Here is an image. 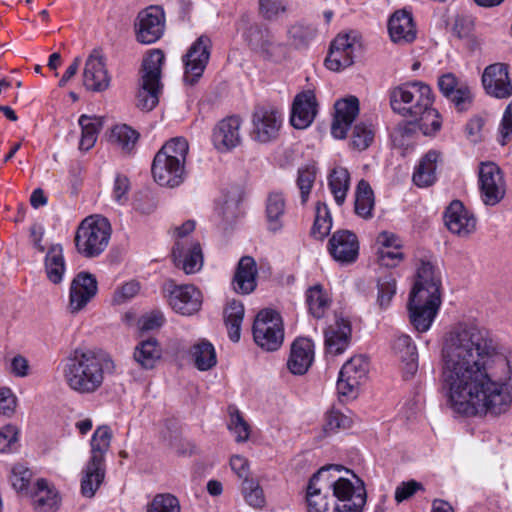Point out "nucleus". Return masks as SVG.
<instances>
[{
	"instance_id": "09e8293b",
	"label": "nucleus",
	"mask_w": 512,
	"mask_h": 512,
	"mask_svg": "<svg viewBox=\"0 0 512 512\" xmlns=\"http://www.w3.org/2000/svg\"><path fill=\"white\" fill-rule=\"evenodd\" d=\"M285 199L282 193L272 192L269 194L266 203V214L269 222V229L278 231L282 227L281 218L285 212Z\"/></svg>"
},
{
	"instance_id": "6ab92c4d",
	"label": "nucleus",
	"mask_w": 512,
	"mask_h": 512,
	"mask_svg": "<svg viewBox=\"0 0 512 512\" xmlns=\"http://www.w3.org/2000/svg\"><path fill=\"white\" fill-rule=\"evenodd\" d=\"M97 280L88 272H80L70 285L69 305L71 313L81 311L97 294Z\"/></svg>"
},
{
	"instance_id": "4d7b16f0",
	"label": "nucleus",
	"mask_w": 512,
	"mask_h": 512,
	"mask_svg": "<svg viewBox=\"0 0 512 512\" xmlns=\"http://www.w3.org/2000/svg\"><path fill=\"white\" fill-rule=\"evenodd\" d=\"M315 179L316 170L314 166H306L305 168L299 169L297 186L300 190L302 204L307 202Z\"/></svg>"
},
{
	"instance_id": "a878e982",
	"label": "nucleus",
	"mask_w": 512,
	"mask_h": 512,
	"mask_svg": "<svg viewBox=\"0 0 512 512\" xmlns=\"http://www.w3.org/2000/svg\"><path fill=\"white\" fill-rule=\"evenodd\" d=\"M359 113V100L355 96L338 100L335 103V116L331 133L335 138L343 139Z\"/></svg>"
},
{
	"instance_id": "a18cd8bd",
	"label": "nucleus",
	"mask_w": 512,
	"mask_h": 512,
	"mask_svg": "<svg viewBox=\"0 0 512 512\" xmlns=\"http://www.w3.org/2000/svg\"><path fill=\"white\" fill-rule=\"evenodd\" d=\"M374 208V193L370 184L364 179L360 180L355 193V212L362 218L372 217Z\"/></svg>"
},
{
	"instance_id": "5701e85b",
	"label": "nucleus",
	"mask_w": 512,
	"mask_h": 512,
	"mask_svg": "<svg viewBox=\"0 0 512 512\" xmlns=\"http://www.w3.org/2000/svg\"><path fill=\"white\" fill-rule=\"evenodd\" d=\"M438 87L441 93L449 99L458 111L467 110L472 103L470 87L459 82L453 73H446L439 77Z\"/></svg>"
},
{
	"instance_id": "a211bd4d",
	"label": "nucleus",
	"mask_w": 512,
	"mask_h": 512,
	"mask_svg": "<svg viewBox=\"0 0 512 512\" xmlns=\"http://www.w3.org/2000/svg\"><path fill=\"white\" fill-rule=\"evenodd\" d=\"M359 44L350 35H338L331 43L329 54L325 60L326 67L332 71L351 66L354 62L355 52Z\"/></svg>"
},
{
	"instance_id": "0eeeda50",
	"label": "nucleus",
	"mask_w": 512,
	"mask_h": 512,
	"mask_svg": "<svg viewBox=\"0 0 512 512\" xmlns=\"http://www.w3.org/2000/svg\"><path fill=\"white\" fill-rule=\"evenodd\" d=\"M248 42L251 48L265 60L275 64H281L289 57V48L277 41L270 28L265 26H253L248 32Z\"/></svg>"
},
{
	"instance_id": "13d9d810",
	"label": "nucleus",
	"mask_w": 512,
	"mask_h": 512,
	"mask_svg": "<svg viewBox=\"0 0 512 512\" xmlns=\"http://www.w3.org/2000/svg\"><path fill=\"white\" fill-rule=\"evenodd\" d=\"M396 293V280L391 275H387L378 281L377 303L381 308H386Z\"/></svg>"
},
{
	"instance_id": "473e14b6",
	"label": "nucleus",
	"mask_w": 512,
	"mask_h": 512,
	"mask_svg": "<svg viewBox=\"0 0 512 512\" xmlns=\"http://www.w3.org/2000/svg\"><path fill=\"white\" fill-rule=\"evenodd\" d=\"M351 328L348 321L337 320L335 326H329L325 331V345L329 354L339 355L347 348Z\"/></svg>"
},
{
	"instance_id": "79ce46f5",
	"label": "nucleus",
	"mask_w": 512,
	"mask_h": 512,
	"mask_svg": "<svg viewBox=\"0 0 512 512\" xmlns=\"http://www.w3.org/2000/svg\"><path fill=\"white\" fill-rule=\"evenodd\" d=\"M191 358L200 371H208L217 364L214 346L207 340H201L191 347Z\"/></svg>"
},
{
	"instance_id": "680f3d73",
	"label": "nucleus",
	"mask_w": 512,
	"mask_h": 512,
	"mask_svg": "<svg viewBox=\"0 0 512 512\" xmlns=\"http://www.w3.org/2000/svg\"><path fill=\"white\" fill-rule=\"evenodd\" d=\"M31 478L32 472L24 465L17 464L12 468L10 481L16 491H27Z\"/></svg>"
},
{
	"instance_id": "423d86ee",
	"label": "nucleus",
	"mask_w": 512,
	"mask_h": 512,
	"mask_svg": "<svg viewBox=\"0 0 512 512\" xmlns=\"http://www.w3.org/2000/svg\"><path fill=\"white\" fill-rule=\"evenodd\" d=\"M255 343L266 351L278 350L284 340L283 322L280 314L271 309L261 310L253 324Z\"/></svg>"
},
{
	"instance_id": "f03ea898",
	"label": "nucleus",
	"mask_w": 512,
	"mask_h": 512,
	"mask_svg": "<svg viewBox=\"0 0 512 512\" xmlns=\"http://www.w3.org/2000/svg\"><path fill=\"white\" fill-rule=\"evenodd\" d=\"M113 368L112 360L101 352L75 349L63 369L68 387L77 394L90 395L103 385L105 372Z\"/></svg>"
},
{
	"instance_id": "c756f323",
	"label": "nucleus",
	"mask_w": 512,
	"mask_h": 512,
	"mask_svg": "<svg viewBox=\"0 0 512 512\" xmlns=\"http://www.w3.org/2000/svg\"><path fill=\"white\" fill-rule=\"evenodd\" d=\"M314 358L313 344L307 338L296 339L287 361L289 371L294 375H303L311 366Z\"/></svg>"
},
{
	"instance_id": "4c0bfd02",
	"label": "nucleus",
	"mask_w": 512,
	"mask_h": 512,
	"mask_svg": "<svg viewBox=\"0 0 512 512\" xmlns=\"http://www.w3.org/2000/svg\"><path fill=\"white\" fill-rule=\"evenodd\" d=\"M106 465L101 463L87 462L82 472L81 494L84 497L92 498L102 485L105 479Z\"/></svg>"
},
{
	"instance_id": "aec40b11",
	"label": "nucleus",
	"mask_w": 512,
	"mask_h": 512,
	"mask_svg": "<svg viewBox=\"0 0 512 512\" xmlns=\"http://www.w3.org/2000/svg\"><path fill=\"white\" fill-rule=\"evenodd\" d=\"M83 84L93 92L104 91L110 85V76L106 69L104 57L99 50H94L86 60Z\"/></svg>"
},
{
	"instance_id": "72a5a7b5",
	"label": "nucleus",
	"mask_w": 512,
	"mask_h": 512,
	"mask_svg": "<svg viewBox=\"0 0 512 512\" xmlns=\"http://www.w3.org/2000/svg\"><path fill=\"white\" fill-rule=\"evenodd\" d=\"M440 153L436 150L428 151L420 160L413 173L412 180L418 187L424 188L433 185L436 181V168Z\"/></svg>"
},
{
	"instance_id": "412c9836",
	"label": "nucleus",
	"mask_w": 512,
	"mask_h": 512,
	"mask_svg": "<svg viewBox=\"0 0 512 512\" xmlns=\"http://www.w3.org/2000/svg\"><path fill=\"white\" fill-rule=\"evenodd\" d=\"M482 84L485 91L496 98L504 99L512 95V83L505 64L495 63L486 67Z\"/></svg>"
},
{
	"instance_id": "6e6d98bb",
	"label": "nucleus",
	"mask_w": 512,
	"mask_h": 512,
	"mask_svg": "<svg viewBox=\"0 0 512 512\" xmlns=\"http://www.w3.org/2000/svg\"><path fill=\"white\" fill-rule=\"evenodd\" d=\"M229 431L235 435L236 442H245L250 437V426L237 409L230 410Z\"/></svg>"
},
{
	"instance_id": "774afa93",
	"label": "nucleus",
	"mask_w": 512,
	"mask_h": 512,
	"mask_svg": "<svg viewBox=\"0 0 512 512\" xmlns=\"http://www.w3.org/2000/svg\"><path fill=\"white\" fill-rule=\"evenodd\" d=\"M404 258L403 253L400 249H386V248H378L377 250V260L381 266L385 267H395L397 266Z\"/></svg>"
},
{
	"instance_id": "cd10ccee",
	"label": "nucleus",
	"mask_w": 512,
	"mask_h": 512,
	"mask_svg": "<svg viewBox=\"0 0 512 512\" xmlns=\"http://www.w3.org/2000/svg\"><path fill=\"white\" fill-rule=\"evenodd\" d=\"M317 100L312 90L298 94L293 102L290 122L296 129H305L317 114Z\"/></svg>"
},
{
	"instance_id": "20e7f679",
	"label": "nucleus",
	"mask_w": 512,
	"mask_h": 512,
	"mask_svg": "<svg viewBox=\"0 0 512 512\" xmlns=\"http://www.w3.org/2000/svg\"><path fill=\"white\" fill-rule=\"evenodd\" d=\"M389 99L392 110L407 119H413L421 111H425L434 100L431 88L419 81L392 88Z\"/></svg>"
},
{
	"instance_id": "f8f14e48",
	"label": "nucleus",
	"mask_w": 512,
	"mask_h": 512,
	"mask_svg": "<svg viewBox=\"0 0 512 512\" xmlns=\"http://www.w3.org/2000/svg\"><path fill=\"white\" fill-rule=\"evenodd\" d=\"M211 40L200 36L183 56L184 75L183 81L186 85H194L202 77L208 64L211 53Z\"/></svg>"
},
{
	"instance_id": "3c124183",
	"label": "nucleus",
	"mask_w": 512,
	"mask_h": 512,
	"mask_svg": "<svg viewBox=\"0 0 512 512\" xmlns=\"http://www.w3.org/2000/svg\"><path fill=\"white\" fill-rule=\"evenodd\" d=\"M111 138L125 153H131L139 139V133L130 126L117 125L112 129Z\"/></svg>"
},
{
	"instance_id": "2eb2a0df",
	"label": "nucleus",
	"mask_w": 512,
	"mask_h": 512,
	"mask_svg": "<svg viewBox=\"0 0 512 512\" xmlns=\"http://www.w3.org/2000/svg\"><path fill=\"white\" fill-rule=\"evenodd\" d=\"M281 124V114L276 109L259 107L252 116L251 137L259 143L271 142L277 138Z\"/></svg>"
},
{
	"instance_id": "4be33fe9",
	"label": "nucleus",
	"mask_w": 512,
	"mask_h": 512,
	"mask_svg": "<svg viewBox=\"0 0 512 512\" xmlns=\"http://www.w3.org/2000/svg\"><path fill=\"white\" fill-rule=\"evenodd\" d=\"M444 220L449 231L461 237H467L476 230L475 216L458 200L447 207Z\"/></svg>"
},
{
	"instance_id": "ea45409f",
	"label": "nucleus",
	"mask_w": 512,
	"mask_h": 512,
	"mask_svg": "<svg viewBox=\"0 0 512 512\" xmlns=\"http://www.w3.org/2000/svg\"><path fill=\"white\" fill-rule=\"evenodd\" d=\"M244 318V306L242 302L232 300L224 309V322L228 330L229 338L238 342L241 335V324Z\"/></svg>"
},
{
	"instance_id": "0e129e2a",
	"label": "nucleus",
	"mask_w": 512,
	"mask_h": 512,
	"mask_svg": "<svg viewBox=\"0 0 512 512\" xmlns=\"http://www.w3.org/2000/svg\"><path fill=\"white\" fill-rule=\"evenodd\" d=\"M474 19L470 15L458 14L452 27L453 34L459 39H466L472 35Z\"/></svg>"
},
{
	"instance_id": "2f4dec72",
	"label": "nucleus",
	"mask_w": 512,
	"mask_h": 512,
	"mask_svg": "<svg viewBox=\"0 0 512 512\" xmlns=\"http://www.w3.org/2000/svg\"><path fill=\"white\" fill-rule=\"evenodd\" d=\"M410 295L440 297V280L435 276L434 268L429 262H422L419 266L417 279Z\"/></svg>"
},
{
	"instance_id": "e2e57ef3",
	"label": "nucleus",
	"mask_w": 512,
	"mask_h": 512,
	"mask_svg": "<svg viewBox=\"0 0 512 512\" xmlns=\"http://www.w3.org/2000/svg\"><path fill=\"white\" fill-rule=\"evenodd\" d=\"M140 291V284L137 281H129L117 288L114 292L112 303L122 305L133 299Z\"/></svg>"
},
{
	"instance_id": "4468645a",
	"label": "nucleus",
	"mask_w": 512,
	"mask_h": 512,
	"mask_svg": "<svg viewBox=\"0 0 512 512\" xmlns=\"http://www.w3.org/2000/svg\"><path fill=\"white\" fill-rule=\"evenodd\" d=\"M165 30V14L162 8L150 6L140 11L135 21L138 42L152 44L158 41Z\"/></svg>"
},
{
	"instance_id": "58836bf2",
	"label": "nucleus",
	"mask_w": 512,
	"mask_h": 512,
	"mask_svg": "<svg viewBox=\"0 0 512 512\" xmlns=\"http://www.w3.org/2000/svg\"><path fill=\"white\" fill-rule=\"evenodd\" d=\"M78 122L82 129L79 149L88 151L96 143L98 134L103 126V118L81 115Z\"/></svg>"
},
{
	"instance_id": "39448f33",
	"label": "nucleus",
	"mask_w": 512,
	"mask_h": 512,
	"mask_svg": "<svg viewBox=\"0 0 512 512\" xmlns=\"http://www.w3.org/2000/svg\"><path fill=\"white\" fill-rule=\"evenodd\" d=\"M164 58L163 52L155 49L143 59L139 90L136 95V106L142 111H151L159 102Z\"/></svg>"
},
{
	"instance_id": "7c9ffc66",
	"label": "nucleus",
	"mask_w": 512,
	"mask_h": 512,
	"mask_svg": "<svg viewBox=\"0 0 512 512\" xmlns=\"http://www.w3.org/2000/svg\"><path fill=\"white\" fill-rule=\"evenodd\" d=\"M257 265L250 256H243L237 265L233 278V289L243 295L250 294L256 288Z\"/></svg>"
},
{
	"instance_id": "f3484780",
	"label": "nucleus",
	"mask_w": 512,
	"mask_h": 512,
	"mask_svg": "<svg viewBox=\"0 0 512 512\" xmlns=\"http://www.w3.org/2000/svg\"><path fill=\"white\" fill-rule=\"evenodd\" d=\"M328 251L332 258L342 265L354 263L359 255V241L355 233L338 230L328 242Z\"/></svg>"
},
{
	"instance_id": "a19ab883",
	"label": "nucleus",
	"mask_w": 512,
	"mask_h": 512,
	"mask_svg": "<svg viewBox=\"0 0 512 512\" xmlns=\"http://www.w3.org/2000/svg\"><path fill=\"white\" fill-rule=\"evenodd\" d=\"M328 185L335 202L341 206L345 202L350 187L348 170L341 166L332 169L328 176Z\"/></svg>"
},
{
	"instance_id": "c03bdc74",
	"label": "nucleus",
	"mask_w": 512,
	"mask_h": 512,
	"mask_svg": "<svg viewBox=\"0 0 512 512\" xmlns=\"http://www.w3.org/2000/svg\"><path fill=\"white\" fill-rule=\"evenodd\" d=\"M161 357V349L155 338L141 341L135 348L134 359L145 369H151Z\"/></svg>"
},
{
	"instance_id": "c85d7f7f",
	"label": "nucleus",
	"mask_w": 512,
	"mask_h": 512,
	"mask_svg": "<svg viewBox=\"0 0 512 512\" xmlns=\"http://www.w3.org/2000/svg\"><path fill=\"white\" fill-rule=\"evenodd\" d=\"M151 170L154 180L161 186L174 188L184 181L185 166L179 164L177 168L167 156L155 155Z\"/></svg>"
},
{
	"instance_id": "7ed1b4c3",
	"label": "nucleus",
	"mask_w": 512,
	"mask_h": 512,
	"mask_svg": "<svg viewBox=\"0 0 512 512\" xmlns=\"http://www.w3.org/2000/svg\"><path fill=\"white\" fill-rule=\"evenodd\" d=\"M112 228L109 221L101 216H88L79 224L74 243L76 251L85 258H95L108 247Z\"/></svg>"
},
{
	"instance_id": "393cba45",
	"label": "nucleus",
	"mask_w": 512,
	"mask_h": 512,
	"mask_svg": "<svg viewBox=\"0 0 512 512\" xmlns=\"http://www.w3.org/2000/svg\"><path fill=\"white\" fill-rule=\"evenodd\" d=\"M242 121L239 117L230 116L221 120L213 131L212 140L217 150L229 151L241 143Z\"/></svg>"
},
{
	"instance_id": "c9c22d12",
	"label": "nucleus",
	"mask_w": 512,
	"mask_h": 512,
	"mask_svg": "<svg viewBox=\"0 0 512 512\" xmlns=\"http://www.w3.org/2000/svg\"><path fill=\"white\" fill-rule=\"evenodd\" d=\"M32 503L34 508L40 512H54L59 507L60 497L45 479H39L32 494Z\"/></svg>"
},
{
	"instance_id": "8fccbe9b",
	"label": "nucleus",
	"mask_w": 512,
	"mask_h": 512,
	"mask_svg": "<svg viewBox=\"0 0 512 512\" xmlns=\"http://www.w3.org/2000/svg\"><path fill=\"white\" fill-rule=\"evenodd\" d=\"M287 0H258V14L268 21L276 22L288 13Z\"/></svg>"
},
{
	"instance_id": "052dcab7",
	"label": "nucleus",
	"mask_w": 512,
	"mask_h": 512,
	"mask_svg": "<svg viewBox=\"0 0 512 512\" xmlns=\"http://www.w3.org/2000/svg\"><path fill=\"white\" fill-rule=\"evenodd\" d=\"M243 493L245 500L247 503L255 508H261L265 504V496L263 489L260 485L253 481L249 480L243 483Z\"/></svg>"
},
{
	"instance_id": "f257e3e1",
	"label": "nucleus",
	"mask_w": 512,
	"mask_h": 512,
	"mask_svg": "<svg viewBox=\"0 0 512 512\" xmlns=\"http://www.w3.org/2000/svg\"><path fill=\"white\" fill-rule=\"evenodd\" d=\"M441 381L452 409L466 416L500 415L512 404V370L487 330L459 324L441 349Z\"/></svg>"
},
{
	"instance_id": "603ef678",
	"label": "nucleus",
	"mask_w": 512,
	"mask_h": 512,
	"mask_svg": "<svg viewBox=\"0 0 512 512\" xmlns=\"http://www.w3.org/2000/svg\"><path fill=\"white\" fill-rule=\"evenodd\" d=\"M332 228V218L330 211L325 203L318 202L316 206L315 221L311 229V234L316 239L322 240L326 237Z\"/></svg>"
},
{
	"instance_id": "5fc2aeb1",
	"label": "nucleus",
	"mask_w": 512,
	"mask_h": 512,
	"mask_svg": "<svg viewBox=\"0 0 512 512\" xmlns=\"http://www.w3.org/2000/svg\"><path fill=\"white\" fill-rule=\"evenodd\" d=\"M178 498L170 493H159L147 505L146 512H180Z\"/></svg>"
},
{
	"instance_id": "de8ad7c7",
	"label": "nucleus",
	"mask_w": 512,
	"mask_h": 512,
	"mask_svg": "<svg viewBox=\"0 0 512 512\" xmlns=\"http://www.w3.org/2000/svg\"><path fill=\"white\" fill-rule=\"evenodd\" d=\"M188 150L189 145L187 140L183 137H175L167 141L156 155L167 156L168 160L174 161L177 167L179 164L185 166Z\"/></svg>"
},
{
	"instance_id": "9b49d317",
	"label": "nucleus",
	"mask_w": 512,
	"mask_h": 512,
	"mask_svg": "<svg viewBox=\"0 0 512 512\" xmlns=\"http://www.w3.org/2000/svg\"><path fill=\"white\" fill-rule=\"evenodd\" d=\"M163 289L169 305L175 312L192 315L200 310L202 294L194 285H177L174 280H168Z\"/></svg>"
},
{
	"instance_id": "f704fd0d",
	"label": "nucleus",
	"mask_w": 512,
	"mask_h": 512,
	"mask_svg": "<svg viewBox=\"0 0 512 512\" xmlns=\"http://www.w3.org/2000/svg\"><path fill=\"white\" fill-rule=\"evenodd\" d=\"M392 349L405 364V372L414 375L418 369V353L411 337L406 334L397 335L393 341Z\"/></svg>"
},
{
	"instance_id": "bb28decb",
	"label": "nucleus",
	"mask_w": 512,
	"mask_h": 512,
	"mask_svg": "<svg viewBox=\"0 0 512 512\" xmlns=\"http://www.w3.org/2000/svg\"><path fill=\"white\" fill-rule=\"evenodd\" d=\"M388 31L394 43L403 45L413 42L417 30L412 13L407 9L395 11L388 21Z\"/></svg>"
},
{
	"instance_id": "6e6552de",
	"label": "nucleus",
	"mask_w": 512,
	"mask_h": 512,
	"mask_svg": "<svg viewBox=\"0 0 512 512\" xmlns=\"http://www.w3.org/2000/svg\"><path fill=\"white\" fill-rule=\"evenodd\" d=\"M355 482L339 477L330 481L332 497L336 498L333 504L340 508L339 512H361L366 503V489L364 482L353 474Z\"/></svg>"
},
{
	"instance_id": "ddd939ff",
	"label": "nucleus",
	"mask_w": 512,
	"mask_h": 512,
	"mask_svg": "<svg viewBox=\"0 0 512 512\" xmlns=\"http://www.w3.org/2000/svg\"><path fill=\"white\" fill-rule=\"evenodd\" d=\"M480 197L487 206H495L505 196L506 187L500 168L492 163H482L478 175Z\"/></svg>"
},
{
	"instance_id": "37998d69",
	"label": "nucleus",
	"mask_w": 512,
	"mask_h": 512,
	"mask_svg": "<svg viewBox=\"0 0 512 512\" xmlns=\"http://www.w3.org/2000/svg\"><path fill=\"white\" fill-rule=\"evenodd\" d=\"M112 433L108 426L98 427L91 439V456L89 461L105 464V454L110 448Z\"/></svg>"
},
{
	"instance_id": "69168bd1",
	"label": "nucleus",
	"mask_w": 512,
	"mask_h": 512,
	"mask_svg": "<svg viewBox=\"0 0 512 512\" xmlns=\"http://www.w3.org/2000/svg\"><path fill=\"white\" fill-rule=\"evenodd\" d=\"M351 419L337 410L327 413L324 429L326 432H336L338 429H347L351 426Z\"/></svg>"
},
{
	"instance_id": "1a4fd4ad",
	"label": "nucleus",
	"mask_w": 512,
	"mask_h": 512,
	"mask_svg": "<svg viewBox=\"0 0 512 512\" xmlns=\"http://www.w3.org/2000/svg\"><path fill=\"white\" fill-rule=\"evenodd\" d=\"M341 471L339 465H329L322 467L310 478L307 492L306 501L308 512H339L340 508L333 504L330 508V501H333V497L329 495L330 492V480L325 479V476L330 470Z\"/></svg>"
},
{
	"instance_id": "9d476101",
	"label": "nucleus",
	"mask_w": 512,
	"mask_h": 512,
	"mask_svg": "<svg viewBox=\"0 0 512 512\" xmlns=\"http://www.w3.org/2000/svg\"><path fill=\"white\" fill-rule=\"evenodd\" d=\"M369 371V361L366 356H354L341 368L337 381V391L340 396L355 398L360 385L366 380Z\"/></svg>"
},
{
	"instance_id": "dca6fc26",
	"label": "nucleus",
	"mask_w": 512,
	"mask_h": 512,
	"mask_svg": "<svg viewBox=\"0 0 512 512\" xmlns=\"http://www.w3.org/2000/svg\"><path fill=\"white\" fill-rule=\"evenodd\" d=\"M441 297L428 298L421 295H410L408 311L410 322L418 332H426L439 309Z\"/></svg>"
},
{
	"instance_id": "e433bc0d",
	"label": "nucleus",
	"mask_w": 512,
	"mask_h": 512,
	"mask_svg": "<svg viewBox=\"0 0 512 512\" xmlns=\"http://www.w3.org/2000/svg\"><path fill=\"white\" fill-rule=\"evenodd\" d=\"M45 273L53 284H60L66 271V263L61 244H52L44 259Z\"/></svg>"
},
{
	"instance_id": "bf43d9fd",
	"label": "nucleus",
	"mask_w": 512,
	"mask_h": 512,
	"mask_svg": "<svg viewBox=\"0 0 512 512\" xmlns=\"http://www.w3.org/2000/svg\"><path fill=\"white\" fill-rule=\"evenodd\" d=\"M352 146L358 150L367 149L374 139V132L370 126L360 123L355 125L352 136Z\"/></svg>"
},
{
	"instance_id": "49530a36",
	"label": "nucleus",
	"mask_w": 512,
	"mask_h": 512,
	"mask_svg": "<svg viewBox=\"0 0 512 512\" xmlns=\"http://www.w3.org/2000/svg\"><path fill=\"white\" fill-rule=\"evenodd\" d=\"M306 301L310 314L321 319L330 307V299L321 285L310 287L306 292Z\"/></svg>"
},
{
	"instance_id": "b1692460",
	"label": "nucleus",
	"mask_w": 512,
	"mask_h": 512,
	"mask_svg": "<svg viewBox=\"0 0 512 512\" xmlns=\"http://www.w3.org/2000/svg\"><path fill=\"white\" fill-rule=\"evenodd\" d=\"M173 262L186 274H194L203 265L202 249L199 242L176 241L172 250Z\"/></svg>"
},
{
	"instance_id": "864d4df0",
	"label": "nucleus",
	"mask_w": 512,
	"mask_h": 512,
	"mask_svg": "<svg viewBox=\"0 0 512 512\" xmlns=\"http://www.w3.org/2000/svg\"><path fill=\"white\" fill-rule=\"evenodd\" d=\"M412 120L418 123L419 129L424 135L435 134L441 128L440 115L432 105H428L425 111H421Z\"/></svg>"
},
{
	"instance_id": "338daca9",
	"label": "nucleus",
	"mask_w": 512,
	"mask_h": 512,
	"mask_svg": "<svg viewBox=\"0 0 512 512\" xmlns=\"http://www.w3.org/2000/svg\"><path fill=\"white\" fill-rule=\"evenodd\" d=\"M512 135V101L506 107L499 126L498 142L505 146L511 140Z\"/></svg>"
}]
</instances>
